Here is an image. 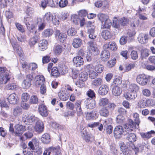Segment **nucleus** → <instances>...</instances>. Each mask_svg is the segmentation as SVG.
Wrapping results in <instances>:
<instances>
[{
    "label": "nucleus",
    "mask_w": 155,
    "mask_h": 155,
    "mask_svg": "<svg viewBox=\"0 0 155 155\" xmlns=\"http://www.w3.org/2000/svg\"><path fill=\"white\" fill-rule=\"evenodd\" d=\"M63 48L62 45H57L54 47V51L56 55H60L63 51Z\"/></svg>",
    "instance_id": "obj_29"
},
{
    "label": "nucleus",
    "mask_w": 155,
    "mask_h": 155,
    "mask_svg": "<svg viewBox=\"0 0 155 155\" xmlns=\"http://www.w3.org/2000/svg\"><path fill=\"white\" fill-rule=\"evenodd\" d=\"M139 87L135 84H130L129 87V90L131 92H136V91L138 90Z\"/></svg>",
    "instance_id": "obj_45"
},
{
    "label": "nucleus",
    "mask_w": 155,
    "mask_h": 155,
    "mask_svg": "<svg viewBox=\"0 0 155 155\" xmlns=\"http://www.w3.org/2000/svg\"><path fill=\"white\" fill-rule=\"evenodd\" d=\"M104 49H110L112 51H115L117 49L116 45L114 42H110L109 44H106L103 46Z\"/></svg>",
    "instance_id": "obj_25"
},
{
    "label": "nucleus",
    "mask_w": 155,
    "mask_h": 155,
    "mask_svg": "<svg viewBox=\"0 0 155 155\" xmlns=\"http://www.w3.org/2000/svg\"><path fill=\"white\" fill-rule=\"evenodd\" d=\"M97 117V112L94 110L88 112L86 114V118L88 120L94 119L96 118Z\"/></svg>",
    "instance_id": "obj_31"
},
{
    "label": "nucleus",
    "mask_w": 155,
    "mask_h": 155,
    "mask_svg": "<svg viewBox=\"0 0 155 155\" xmlns=\"http://www.w3.org/2000/svg\"><path fill=\"white\" fill-rule=\"evenodd\" d=\"M59 70L60 73L62 74H64L67 73L68 71V68L66 66L64 65L62 67H60Z\"/></svg>",
    "instance_id": "obj_54"
},
{
    "label": "nucleus",
    "mask_w": 155,
    "mask_h": 155,
    "mask_svg": "<svg viewBox=\"0 0 155 155\" xmlns=\"http://www.w3.org/2000/svg\"><path fill=\"white\" fill-rule=\"evenodd\" d=\"M124 132L129 133L132 131L133 129L136 128V124L132 120L129 119L128 120V123L124 125Z\"/></svg>",
    "instance_id": "obj_5"
},
{
    "label": "nucleus",
    "mask_w": 155,
    "mask_h": 155,
    "mask_svg": "<svg viewBox=\"0 0 155 155\" xmlns=\"http://www.w3.org/2000/svg\"><path fill=\"white\" fill-rule=\"evenodd\" d=\"M84 70L85 72L90 73L94 71V66L91 64H87L84 67Z\"/></svg>",
    "instance_id": "obj_51"
},
{
    "label": "nucleus",
    "mask_w": 155,
    "mask_h": 155,
    "mask_svg": "<svg viewBox=\"0 0 155 155\" xmlns=\"http://www.w3.org/2000/svg\"><path fill=\"white\" fill-rule=\"evenodd\" d=\"M70 96V94L66 92V90L61 91L58 93L59 98L62 101H66L68 99Z\"/></svg>",
    "instance_id": "obj_20"
},
{
    "label": "nucleus",
    "mask_w": 155,
    "mask_h": 155,
    "mask_svg": "<svg viewBox=\"0 0 155 155\" xmlns=\"http://www.w3.org/2000/svg\"><path fill=\"white\" fill-rule=\"evenodd\" d=\"M85 81L78 79L75 83L76 85L78 87L81 88L85 86Z\"/></svg>",
    "instance_id": "obj_55"
},
{
    "label": "nucleus",
    "mask_w": 155,
    "mask_h": 155,
    "mask_svg": "<svg viewBox=\"0 0 155 155\" xmlns=\"http://www.w3.org/2000/svg\"><path fill=\"white\" fill-rule=\"evenodd\" d=\"M41 139L42 142L45 144L48 143L50 141V135L47 133L42 135Z\"/></svg>",
    "instance_id": "obj_30"
},
{
    "label": "nucleus",
    "mask_w": 155,
    "mask_h": 155,
    "mask_svg": "<svg viewBox=\"0 0 155 155\" xmlns=\"http://www.w3.org/2000/svg\"><path fill=\"white\" fill-rule=\"evenodd\" d=\"M68 3L67 0H61L59 3V5L61 8H64L67 6Z\"/></svg>",
    "instance_id": "obj_58"
},
{
    "label": "nucleus",
    "mask_w": 155,
    "mask_h": 155,
    "mask_svg": "<svg viewBox=\"0 0 155 155\" xmlns=\"http://www.w3.org/2000/svg\"><path fill=\"white\" fill-rule=\"evenodd\" d=\"M81 137L83 139L87 142H88L90 141V137L89 134H88L87 132L85 131L81 132Z\"/></svg>",
    "instance_id": "obj_46"
},
{
    "label": "nucleus",
    "mask_w": 155,
    "mask_h": 155,
    "mask_svg": "<svg viewBox=\"0 0 155 155\" xmlns=\"http://www.w3.org/2000/svg\"><path fill=\"white\" fill-rule=\"evenodd\" d=\"M45 82V78L42 75L36 76L34 79L33 84L37 87H39Z\"/></svg>",
    "instance_id": "obj_7"
},
{
    "label": "nucleus",
    "mask_w": 155,
    "mask_h": 155,
    "mask_svg": "<svg viewBox=\"0 0 155 155\" xmlns=\"http://www.w3.org/2000/svg\"><path fill=\"white\" fill-rule=\"evenodd\" d=\"M60 72L56 67H53L51 69V75L54 77H57L59 76Z\"/></svg>",
    "instance_id": "obj_38"
},
{
    "label": "nucleus",
    "mask_w": 155,
    "mask_h": 155,
    "mask_svg": "<svg viewBox=\"0 0 155 155\" xmlns=\"http://www.w3.org/2000/svg\"><path fill=\"white\" fill-rule=\"evenodd\" d=\"M127 139L131 143L130 146L132 149L135 152V154H137L140 149L142 150L143 148V146L141 144H138L137 146H135L133 143V142L136 141L137 137L136 134L134 133H130L128 134L127 137Z\"/></svg>",
    "instance_id": "obj_1"
},
{
    "label": "nucleus",
    "mask_w": 155,
    "mask_h": 155,
    "mask_svg": "<svg viewBox=\"0 0 155 155\" xmlns=\"http://www.w3.org/2000/svg\"><path fill=\"white\" fill-rule=\"evenodd\" d=\"M87 27L88 29V30L90 29H95V26L94 25V22H91V21H88L86 24Z\"/></svg>",
    "instance_id": "obj_62"
},
{
    "label": "nucleus",
    "mask_w": 155,
    "mask_h": 155,
    "mask_svg": "<svg viewBox=\"0 0 155 155\" xmlns=\"http://www.w3.org/2000/svg\"><path fill=\"white\" fill-rule=\"evenodd\" d=\"M125 117L121 115H118L116 118V121L117 123L122 124L125 122Z\"/></svg>",
    "instance_id": "obj_48"
},
{
    "label": "nucleus",
    "mask_w": 155,
    "mask_h": 155,
    "mask_svg": "<svg viewBox=\"0 0 155 155\" xmlns=\"http://www.w3.org/2000/svg\"><path fill=\"white\" fill-rule=\"evenodd\" d=\"M15 133L17 136L21 135L23 132L26 130V127L21 125L17 124L15 127Z\"/></svg>",
    "instance_id": "obj_12"
},
{
    "label": "nucleus",
    "mask_w": 155,
    "mask_h": 155,
    "mask_svg": "<svg viewBox=\"0 0 155 155\" xmlns=\"http://www.w3.org/2000/svg\"><path fill=\"white\" fill-rule=\"evenodd\" d=\"M120 24L122 26H125L128 22V20L127 18L123 17L119 20Z\"/></svg>",
    "instance_id": "obj_61"
},
{
    "label": "nucleus",
    "mask_w": 155,
    "mask_h": 155,
    "mask_svg": "<svg viewBox=\"0 0 155 155\" xmlns=\"http://www.w3.org/2000/svg\"><path fill=\"white\" fill-rule=\"evenodd\" d=\"M114 135L116 138H120L122 135H125L126 134L124 132L123 127L121 126H116L114 130Z\"/></svg>",
    "instance_id": "obj_8"
},
{
    "label": "nucleus",
    "mask_w": 155,
    "mask_h": 155,
    "mask_svg": "<svg viewBox=\"0 0 155 155\" xmlns=\"http://www.w3.org/2000/svg\"><path fill=\"white\" fill-rule=\"evenodd\" d=\"M101 115L104 117H107L109 115L108 110L106 107L101 108L100 111Z\"/></svg>",
    "instance_id": "obj_39"
},
{
    "label": "nucleus",
    "mask_w": 155,
    "mask_h": 155,
    "mask_svg": "<svg viewBox=\"0 0 155 155\" xmlns=\"http://www.w3.org/2000/svg\"><path fill=\"white\" fill-rule=\"evenodd\" d=\"M88 74L86 72H81L79 75V79L85 81L87 79Z\"/></svg>",
    "instance_id": "obj_43"
},
{
    "label": "nucleus",
    "mask_w": 155,
    "mask_h": 155,
    "mask_svg": "<svg viewBox=\"0 0 155 155\" xmlns=\"http://www.w3.org/2000/svg\"><path fill=\"white\" fill-rule=\"evenodd\" d=\"M48 5L52 7H55L58 4V0H49Z\"/></svg>",
    "instance_id": "obj_56"
},
{
    "label": "nucleus",
    "mask_w": 155,
    "mask_h": 155,
    "mask_svg": "<svg viewBox=\"0 0 155 155\" xmlns=\"http://www.w3.org/2000/svg\"><path fill=\"white\" fill-rule=\"evenodd\" d=\"M53 33V31L51 29H47L45 30L42 33L43 37L46 38L51 36Z\"/></svg>",
    "instance_id": "obj_34"
},
{
    "label": "nucleus",
    "mask_w": 155,
    "mask_h": 155,
    "mask_svg": "<svg viewBox=\"0 0 155 155\" xmlns=\"http://www.w3.org/2000/svg\"><path fill=\"white\" fill-rule=\"evenodd\" d=\"M40 114L43 117H46L48 115L46 107L44 105H41L38 108Z\"/></svg>",
    "instance_id": "obj_18"
},
{
    "label": "nucleus",
    "mask_w": 155,
    "mask_h": 155,
    "mask_svg": "<svg viewBox=\"0 0 155 155\" xmlns=\"http://www.w3.org/2000/svg\"><path fill=\"white\" fill-rule=\"evenodd\" d=\"M88 44L93 54L94 55H97L99 53V51L96 47V45L93 42L89 41L88 42Z\"/></svg>",
    "instance_id": "obj_19"
},
{
    "label": "nucleus",
    "mask_w": 155,
    "mask_h": 155,
    "mask_svg": "<svg viewBox=\"0 0 155 155\" xmlns=\"http://www.w3.org/2000/svg\"><path fill=\"white\" fill-rule=\"evenodd\" d=\"M82 44V41L79 38H74L73 39L72 45L75 48H78Z\"/></svg>",
    "instance_id": "obj_21"
},
{
    "label": "nucleus",
    "mask_w": 155,
    "mask_h": 155,
    "mask_svg": "<svg viewBox=\"0 0 155 155\" xmlns=\"http://www.w3.org/2000/svg\"><path fill=\"white\" fill-rule=\"evenodd\" d=\"M103 68V66L101 64H98L95 67V70L97 73H101Z\"/></svg>",
    "instance_id": "obj_59"
},
{
    "label": "nucleus",
    "mask_w": 155,
    "mask_h": 155,
    "mask_svg": "<svg viewBox=\"0 0 155 155\" xmlns=\"http://www.w3.org/2000/svg\"><path fill=\"white\" fill-rule=\"evenodd\" d=\"M44 124L43 122L39 119L35 122L34 126L35 131L39 133H42L44 130Z\"/></svg>",
    "instance_id": "obj_10"
},
{
    "label": "nucleus",
    "mask_w": 155,
    "mask_h": 155,
    "mask_svg": "<svg viewBox=\"0 0 155 155\" xmlns=\"http://www.w3.org/2000/svg\"><path fill=\"white\" fill-rule=\"evenodd\" d=\"M30 98L29 94L27 93H24L22 94L21 99L23 102H25L28 101Z\"/></svg>",
    "instance_id": "obj_63"
},
{
    "label": "nucleus",
    "mask_w": 155,
    "mask_h": 155,
    "mask_svg": "<svg viewBox=\"0 0 155 155\" xmlns=\"http://www.w3.org/2000/svg\"><path fill=\"white\" fill-rule=\"evenodd\" d=\"M84 103L87 109H93L96 106L95 101L92 99H87L85 101Z\"/></svg>",
    "instance_id": "obj_13"
},
{
    "label": "nucleus",
    "mask_w": 155,
    "mask_h": 155,
    "mask_svg": "<svg viewBox=\"0 0 155 155\" xmlns=\"http://www.w3.org/2000/svg\"><path fill=\"white\" fill-rule=\"evenodd\" d=\"M74 64L76 67H80L84 64V60L82 57L77 56L73 60Z\"/></svg>",
    "instance_id": "obj_11"
},
{
    "label": "nucleus",
    "mask_w": 155,
    "mask_h": 155,
    "mask_svg": "<svg viewBox=\"0 0 155 155\" xmlns=\"http://www.w3.org/2000/svg\"><path fill=\"white\" fill-rule=\"evenodd\" d=\"M109 90V87L107 85L103 84L99 88L98 93L101 95H104L108 93Z\"/></svg>",
    "instance_id": "obj_17"
},
{
    "label": "nucleus",
    "mask_w": 155,
    "mask_h": 155,
    "mask_svg": "<svg viewBox=\"0 0 155 155\" xmlns=\"http://www.w3.org/2000/svg\"><path fill=\"white\" fill-rule=\"evenodd\" d=\"M29 102L31 104H37L38 102V98L36 96L32 95L31 97Z\"/></svg>",
    "instance_id": "obj_53"
},
{
    "label": "nucleus",
    "mask_w": 155,
    "mask_h": 155,
    "mask_svg": "<svg viewBox=\"0 0 155 155\" xmlns=\"http://www.w3.org/2000/svg\"><path fill=\"white\" fill-rule=\"evenodd\" d=\"M149 50L147 49H142L141 51V57L142 59L146 58L149 55Z\"/></svg>",
    "instance_id": "obj_44"
},
{
    "label": "nucleus",
    "mask_w": 155,
    "mask_h": 155,
    "mask_svg": "<svg viewBox=\"0 0 155 155\" xmlns=\"http://www.w3.org/2000/svg\"><path fill=\"white\" fill-rule=\"evenodd\" d=\"M109 102L108 100L106 98H101L99 101V105L101 107H104L107 105Z\"/></svg>",
    "instance_id": "obj_37"
},
{
    "label": "nucleus",
    "mask_w": 155,
    "mask_h": 155,
    "mask_svg": "<svg viewBox=\"0 0 155 155\" xmlns=\"http://www.w3.org/2000/svg\"><path fill=\"white\" fill-rule=\"evenodd\" d=\"M147 102L145 98L142 99L138 103V107L141 108L145 107L147 105Z\"/></svg>",
    "instance_id": "obj_41"
},
{
    "label": "nucleus",
    "mask_w": 155,
    "mask_h": 155,
    "mask_svg": "<svg viewBox=\"0 0 155 155\" xmlns=\"http://www.w3.org/2000/svg\"><path fill=\"white\" fill-rule=\"evenodd\" d=\"M88 126L91 127H97L98 129L100 131H101L103 128L102 124L99 122H94V123H90L88 124Z\"/></svg>",
    "instance_id": "obj_33"
},
{
    "label": "nucleus",
    "mask_w": 155,
    "mask_h": 155,
    "mask_svg": "<svg viewBox=\"0 0 155 155\" xmlns=\"http://www.w3.org/2000/svg\"><path fill=\"white\" fill-rule=\"evenodd\" d=\"M39 39V37L38 35L34 36L32 38L30 39L28 42V44L31 48L34 47Z\"/></svg>",
    "instance_id": "obj_27"
},
{
    "label": "nucleus",
    "mask_w": 155,
    "mask_h": 155,
    "mask_svg": "<svg viewBox=\"0 0 155 155\" xmlns=\"http://www.w3.org/2000/svg\"><path fill=\"white\" fill-rule=\"evenodd\" d=\"M110 56L109 52L108 50H104L101 53V58L103 61H107L109 58Z\"/></svg>",
    "instance_id": "obj_26"
},
{
    "label": "nucleus",
    "mask_w": 155,
    "mask_h": 155,
    "mask_svg": "<svg viewBox=\"0 0 155 155\" xmlns=\"http://www.w3.org/2000/svg\"><path fill=\"white\" fill-rule=\"evenodd\" d=\"M116 63V60L113 59L112 60H110L107 63V66L109 68H111L113 67Z\"/></svg>",
    "instance_id": "obj_60"
},
{
    "label": "nucleus",
    "mask_w": 155,
    "mask_h": 155,
    "mask_svg": "<svg viewBox=\"0 0 155 155\" xmlns=\"http://www.w3.org/2000/svg\"><path fill=\"white\" fill-rule=\"evenodd\" d=\"M102 83V80L100 78H97L94 80L92 82V84L95 86H98Z\"/></svg>",
    "instance_id": "obj_52"
},
{
    "label": "nucleus",
    "mask_w": 155,
    "mask_h": 155,
    "mask_svg": "<svg viewBox=\"0 0 155 155\" xmlns=\"http://www.w3.org/2000/svg\"><path fill=\"white\" fill-rule=\"evenodd\" d=\"M137 82L140 85L144 86L147 84L148 81L147 76L144 74L138 75L137 78Z\"/></svg>",
    "instance_id": "obj_6"
},
{
    "label": "nucleus",
    "mask_w": 155,
    "mask_h": 155,
    "mask_svg": "<svg viewBox=\"0 0 155 155\" xmlns=\"http://www.w3.org/2000/svg\"><path fill=\"white\" fill-rule=\"evenodd\" d=\"M17 87V86L15 84H9L6 86V89L8 90H15Z\"/></svg>",
    "instance_id": "obj_64"
},
{
    "label": "nucleus",
    "mask_w": 155,
    "mask_h": 155,
    "mask_svg": "<svg viewBox=\"0 0 155 155\" xmlns=\"http://www.w3.org/2000/svg\"><path fill=\"white\" fill-rule=\"evenodd\" d=\"M148 35L144 33L140 34L138 37V40L141 44L146 43L148 41Z\"/></svg>",
    "instance_id": "obj_22"
},
{
    "label": "nucleus",
    "mask_w": 155,
    "mask_h": 155,
    "mask_svg": "<svg viewBox=\"0 0 155 155\" xmlns=\"http://www.w3.org/2000/svg\"><path fill=\"white\" fill-rule=\"evenodd\" d=\"M120 25L119 20H118L117 18L114 17L113 20L112 26L116 28H118L120 27Z\"/></svg>",
    "instance_id": "obj_49"
},
{
    "label": "nucleus",
    "mask_w": 155,
    "mask_h": 155,
    "mask_svg": "<svg viewBox=\"0 0 155 155\" xmlns=\"http://www.w3.org/2000/svg\"><path fill=\"white\" fill-rule=\"evenodd\" d=\"M48 43L45 39L40 40L38 43V48L41 51H44L47 48Z\"/></svg>",
    "instance_id": "obj_15"
},
{
    "label": "nucleus",
    "mask_w": 155,
    "mask_h": 155,
    "mask_svg": "<svg viewBox=\"0 0 155 155\" xmlns=\"http://www.w3.org/2000/svg\"><path fill=\"white\" fill-rule=\"evenodd\" d=\"M9 71L5 67H0V84H5L10 79Z\"/></svg>",
    "instance_id": "obj_2"
},
{
    "label": "nucleus",
    "mask_w": 155,
    "mask_h": 155,
    "mask_svg": "<svg viewBox=\"0 0 155 155\" xmlns=\"http://www.w3.org/2000/svg\"><path fill=\"white\" fill-rule=\"evenodd\" d=\"M101 35L102 37L106 40L110 38L111 37L110 32L107 30L103 31L101 32Z\"/></svg>",
    "instance_id": "obj_36"
},
{
    "label": "nucleus",
    "mask_w": 155,
    "mask_h": 155,
    "mask_svg": "<svg viewBox=\"0 0 155 155\" xmlns=\"http://www.w3.org/2000/svg\"><path fill=\"white\" fill-rule=\"evenodd\" d=\"M112 92L113 94L115 96L120 95L122 92L121 88L117 85L112 86Z\"/></svg>",
    "instance_id": "obj_16"
},
{
    "label": "nucleus",
    "mask_w": 155,
    "mask_h": 155,
    "mask_svg": "<svg viewBox=\"0 0 155 155\" xmlns=\"http://www.w3.org/2000/svg\"><path fill=\"white\" fill-rule=\"evenodd\" d=\"M51 152L53 155H61L60 149L58 147H51L45 149L43 155H50Z\"/></svg>",
    "instance_id": "obj_4"
},
{
    "label": "nucleus",
    "mask_w": 155,
    "mask_h": 155,
    "mask_svg": "<svg viewBox=\"0 0 155 155\" xmlns=\"http://www.w3.org/2000/svg\"><path fill=\"white\" fill-rule=\"evenodd\" d=\"M130 56L132 59L133 60H136L138 58L137 52L134 50H133L131 51Z\"/></svg>",
    "instance_id": "obj_57"
},
{
    "label": "nucleus",
    "mask_w": 155,
    "mask_h": 155,
    "mask_svg": "<svg viewBox=\"0 0 155 155\" xmlns=\"http://www.w3.org/2000/svg\"><path fill=\"white\" fill-rule=\"evenodd\" d=\"M22 113V109L19 106H17L13 108L12 114L15 117H19Z\"/></svg>",
    "instance_id": "obj_14"
},
{
    "label": "nucleus",
    "mask_w": 155,
    "mask_h": 155,
    "mask_svg": "<svg viewBox=\"0 0 155 155\" xmlns=\"http://www.w3.org/2000/svg\"><path fill=\"white\" fill-rule=\"evenodd\" d=\"M55 35L60 42L63 43L66 40L67 36L65 33L60 32L59 30H57L55 31Z\"/></svg>",
    "instance_id": "obj_9"
},
{
    "label": "nucleus",
    "mask_w": 155,
    "mask_h": 155,
    "mask_svg": "<svg viewBox=\"0 0 155 155\" xmlns=\"http://www.w3.org/2000/svg\"><path fill=\"white\" fill-rule=\"evenodd\" d=\"M137 95L136 92H128L124 94L125 97L127 100L134 99L136 97Z\"/></svg>",
    "instance_id": "obj_28"
},
{
    "label": "nucleus",
    "mask_w": 155,
    "mask_h": 155,
    "mask_svg": "<svg viewBox=\"0 0 155 155\" xmlns=\"http://www.w3.org/2000/svg\"><path fill=\"white\" fill-rule=\"evenodd\" d=\"M17 96L15 93L11 94L8 98L9 102L12 104H15L17 103L18 100Z\"/></svg>",
    "instance_id": "obj_23"
},
{
    "label": "nucleus",
    "mask_w": 155,
    "mask_h": 155,
    "mask_svg": "<svg viewBox=\"0 0 155 155\" xmlns=\"http://www.w3.org/2000/svg\"><path fill=\"white\" fill-rule=\"evenodd\" d=\"M97 17L99 20L101 21L102 23L109 18V17L107 15L103 13L99 14Z\"/></svg>",
    "instance_id": "obj_42"
},
{
    "label": "nucleus",
    "mask_w": 155,
    "mask_h": 155,
    "mask_svg": "<svg viewBox=\"0 0 155 155\" xmlns=\"http://www.w3.org/2000/svg\"><path fill=\"white\" fill-rule=\"evenodd\" d=\"M111 24V21L108 18L102 23L101 28H108L110 27Z\"/></svg>",
    "instance_id": "obj_35"
},
{
    "label": "nucleus",
    "mask_w": 155,
    "mask_h": 155,
    "mask_svg": "<svg viewBox=\"0 0 155 155\" xmlns=\"http://www.w3.org/2000/svg\"><path fill=\"white\" fill-rule=\"evenodd\" d=\"M108 4L107 2L103 0H97L94 3L95 6L97 8H100L102 6L106 7Z\"/></svg>",
    "instance_id": "obj_32"
},
{
    "label": "nucleus",
    "mask_w": 155,
    "mask_h": 155,
    "mask_svg": "<svg viewBox=\"0 0 155 155\" xmlns=\"http://www.w3.org/2000/svg\"><path fill=\"white\" fill-rule=\"evenodd\" d=\"M52 15L50 12L45 14L44 18V20L46 22H49L52 19Z\"/></svg>",
    "instance_id": "obj_40"
},
{
    "label": "nucleus",
    "mask_w": 155,
    "mask_h": 155,
    "mask_svg": "<svg viewBox=\"0 0 155 155\" xmlns=\"http://www.w3.org/2000/svg\"><path fill=\"white\" fill-rule=\"evenodd\" d=\"M31 84V82H30L28 79H26L23 81L22 83V86L24 88L27 89L29 88Z\"/></svg>",
    "instance_id": "obj_50"
},
{
    "label": "nucleus",
    "mask_w": 155,
    "mask_h": 155,
    "mask_svg": "<svg viewBox=\"0 0 155 155\" xmlns=\"http://www.w3.org/2000/svg\"><path fill=\"white\" fill-rule=\"evenodd\" d=\"M38 119L33 114L28 113L24 115L22 121L26 124L31 125L33 122H35Z\"/></svg>",
    "instance_id": "obj_3"
},
{
    "label": "nucleus",
    "mask_w": 155,
    "mask_h": 155,
    "mask_svg": "<svg viewBox=\"0 0 155 155\" xmlns=\"http://www.w3.org/2000/svg\"><path fill=\"white\" fill-rule=\"evenodd\" d=\"M76 30L74 28L71 27L67 31V35L69 36H73L76 34Z\"/></svg>",
    "instance_id": "obj_47"
},
{
    "label": "nucleus",
    "mask_w": 155,
    "mask_h": 155,
    "mask_svg": "<svg viewBox=\"0 0 155 155\" xmlns=\"http://www.w3.org/2000/svg\"><path fill=\"white\" fill-rule=\"evenodd\" d=\"M155 132L154 130H151L146 133H140L141 137L145 140L148 139L152 137V135L154 134Z\"/></svg>",
    "instance_id": "obj_24"
}]
</instances>
